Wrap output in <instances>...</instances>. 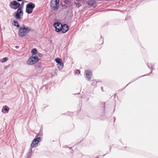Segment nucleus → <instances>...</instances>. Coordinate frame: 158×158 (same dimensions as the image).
Returning <instances> with one entry per match:
<instances>
[{
  "mask_svg": "<svg viewBox=\"0 0 158 158\" xmlns=\"http://www.w3.org/2000/svg\"><path fill=\"white\" fill-rule=\"evenodd\" d=\"M132 82V81L130 82L127 85H127H128L129 84L131 83V82Z\"/></svg>",
  "mask_w": 158,
  "mask_h": 158,
  "instance_id": "nucleus-31",
  "label": "nucleus"
},
{
  "mask_svg": "<svg viewBox=\"0 0 158 158\" xmlns=\"http://www.w3.org/2000/svg\"><path fill=\"white\" fill-rule=\"evenodd\" d=\"M15 48H19V46H15Z\"/></svg>",
  "mask_w": 158,
  "mask_h": 158,
  "instance_id": "nucleus-27",
  "label": "nucleus"
},
{
  "mask_svg": "<svg viewBox=\"0 0 158 158\" xmlns=\"http://www.w3.org/2000/svg\"><path fill=\"white\" fill-rule=\"evenodd\" d=\"M85 73L86 75L87 79L89 81H90L92 76V73L91 71L89 70H86L85 71Z\"/></svg>",
  "mask_w": 158,
  "mask_h": 158,
  "instance_id": "nucleus-9",
  "label": "nucleus"
},
{
  "mask_svg": "<svg viewBox=\"0 0 158 158\" xmlns=\"http://www.w3.org/2000/svg\"><path fill=\"white\" fill-rule=\"evenodd\" d=\"M55 60L56 62L58 64H60L62 62V60L61 59L59 58H57L55 59Z\"/></svg>",
  "mask_w": 158,
  "mask_h": 158,
  "instance_id": "nucleus-17",
  "label": "nucleus"
},
{
  "mask_svg": "<svg viewBox=\"0 0 158 158\" xmlns=\"http://www.w3.org/2000/svg\"><path fill=\"white\" fill-rule=\"evenodd\" d=\"M24 5V3L22 2L20 4L19 3L17 2L16 1L14 0L10 2L9 6L10 8L16 10L19 8L21 7L22 10H23Z\"/></svg>",
  "mask_w": 158,
  "mask_h": 158,
  "instance_id": "nucleus-2",
  "label": "nucleus"
},
{
  "mask_svg": "<svg viewBox=\"0 0 158 158\" xmlns=\"http://www.w3.org/2000/svg\"><path fill=\"white\" fill-rule=\"evenodd\" d=\"M75 73L77 74H79L80 73V71L79 70L77 69L75 71Z\"/></svg>",
  "mask_w": 158,
  "mask_h": 158,
  "instance_id": "nucleus-22",
  "label": "nucleus"
},
{
  "mask_svg": "<svg viewBox=\"0 0 158 158\" xmlns=\"http://www.w3.org/2000/svg\"><path fill=\"white\" fill-rule=\"evenodd\" d=\"M41 138L40 137H37L35 138L32 141L31 144V148H33L38 144L39 143L40 141Z\"/></svg>",
  "mask_w": 158,
  "mask_h": 158,
  "instance_id": "nucleus-8",
  "label": "nucleus"
},
{
  "mask_svg": "<svg viewBox=\"0 0 158 158\" xmlns=\"http://www.w3.org/2000/svg\"><path fill=\"white\" fill-rule=\"evenodd\" d=\"M32 152V149L31 148H30L29 150V154L30 155L31 154Z\"/></svg>",
  "mask_w": 158,
  "mask_h": 158,
  "instance_id": "nucleus-23",
  "label": "nucleus"
},
{
  "mask_svg": "<svg viewBox=\"0 0 158 158\" xmlns=\"http://www.w3.org/2000/svg\"><path fill=\"white\" fill-rule=\"evenodd\" d=\"M9 108L6 106H5L4 107H3L2 110V113L4 114H5L6 113H8L9 110Z\"/></svg>",
  "mask_w": 158,
  "mask_h": 158,
  "instance_id": "nucleus-11",
  "label": "nucleus"
},
{
  "mask_svg": "<svg viewBox=\"0 0 158 158\" xmlns=\"http://www.w3.org/2000/svg\"><path fill=\"white\" fill-rule=\"evenodd\" d=\"M43 134L42 129L40 128L39 133L38 134V136H41Z\"/></svg>",
  "mask_w": 158,
  "mask_h": 158,
  "instance_id": "nucleus-20",
  "label": "nucleus"
},
{
  "mask_svg": "<svg viewBox=\"0 0 158 158\" xmlns=\"http://www.w3.org/2000/svg\"><path fill=\"white\" fill-rule=\"evenodd\" d=\"M9 65H6V66L5 67V69H6L8 67H9Z\"/></svg>",
  "mask_w": 158,
  "mask_h": 158,
  "instance_id": "nucleus-26",
  "label": "nucleus"
},
{
  "mask_svg": "<svg viewBox=\"0 0 158 158\" xmlns=\"http://www.w3.org/2000/svg\"><path fill=\"white\" fill-rule=\"evenodd\" d=\"M39 60L37 56H31L28 59L27 64L29 65H32L38 61Z\"/></svg>",
  "mask_w": 158,
  "mask_h": 158,
  "instance_id": "nucleus-6",
  "label": "nucleus"
},
{
  "mask_svg": "<svg viewBox=\"0 0 158 158\" xmlns=\"http://www.w3.org/2000/svg\"><path fill=\"white\" fill-rule=\"evenodd\" d=\"M114 121H115V119H116V118H115V117H114Z\"/></svg>",
  "mask_w": 158,
  "mask_h": 158,
  "instance_id": "nucleus-28",
  "label": "nucleus"
},
{
  "mask_svg": "<svg viewBox=\"0 0 158 158\" xmlns=\"http://www.w3.org/2000/svg\"><path fill=\"white\" fill-rule=\"evenodd\" d=\"M126 20H128V18H125Z\"/></svg>",
  "mask_w": 158,
  "mask_h": 158,
  "instance_id": "nucleus-32",
  "label": "nucleus"
},
{
  "mask_svg": "<svg viewBox=\"0 0 158 158\" xmlns=\"http://www.w3.org/2000/svg\"><path fill=\"white\" fill-rule=\"evenodd\" d=\"M38 56H39L40 57H42V55H43L42 54H41V53H39L38 54Z\"/></svg>",
  "mask_w": 158,
  "mask_h": 158,
  "instance_id": "nucleus-24",
  "label": "nucleus"
},
{
  "mask_svg": "<svg viewBox=\"0 0 158 158\" xmlns=\"http://www.w3.org/2000/svg\"><path fill=\"white\" fill-rule=\"evenodd\" d=\"M8 60V58L7 57H5L1 60V62L2 63H4L6 62Z\"/></svg>",
  "mask_w": 158,
  "mask_h": 158,
  "instance_id": "nucleus-18",
  "label": "nucleus"
},
{
  "mask_svg": "<svg viewBox=\"0 0 158 158\" xmlns=\"http://www.w3.org/2000/svg\"><path fill=\"white\" fill-rule=\"evenodd\" d=\"M62 26V24L60 22H57L54 23V26L55 28V30L56 31V28H58L57 27H61V26Z\"/></svg>",
  "mask_w": 158,
  "mask_h": 158,
  "instance_id": "nucleus-12",
  "label": "nucleus"
},
{
  "mask_svg": "<svg viewBox=\"0 0 158 158\" xmlns=\"http://www.w3.org/2000/svg\"><path fill=\"white\" fill-rule=\"evenodd\" d=\"M74 4L76 5V7L78 8L80 7L81 6V4L79 3H77L75 2Z\"/></svg>",
  "mask_w": 158,
  "mask_h": 158,
  "instance_id": "nucleus-21",
  "label": "nucleus"
},
{
  "mask_svg": "<svg viewBox=\"0 0 158 158\" xmlns=\"http://www.w3.org/2000/svg\"><path fill=\"white\" fill-rule=\"evenodd\" d=\"M69 150H70V152L71 153H73V150L71 148H69Z\"/></svg>",
  "mask_w": 158,
  "mask_h": 158,
  "instance_id": "nucleus-25",
  "label": "nucleus"
},
{
  "mask_svg": "<svg viewBox=\"0 0 158 158\" xmlns=\"http://www.w3.org/2000/svg\"><path fill=\"white\" fill-rule=\"evenodd\" d=\"M64 64L63 63H62L61 62L60 64H57V66L58 68L60 70H61L62 69L63 67Z\"/></svg>",
  "mask_w": 158,
  "mask_h": 158,
  "instance_id": "nucleus-14",
  "label": "nucleus"
},
{
  "mask_svg": "<svg viewBox=\"0 0 158 158\" xmlns=\"http://www.w3.org/2000/svg\"><path fill=\"white\" fill-rule=\"evenodd\" d=\"M31 28L27 27L24 25H23L20 27L19 35L20 36L24 37L27 35L31 30Z\"/></svg>",
  "mask_w": 158,
  "mask_h": 158,
  "instance_id": "nucleus-1",
  "label": "nucleus"
},
{
  "mask_svg": "<svg viewBox=\"0 0 158 158\" xmlns=\"http://www.w3.org/2000/svg\"><path fill=\"white\" fill-rule=\"evenodd\" d=\"M18 2H21L22 1V0H17Z\"/></svg>",
  "mask_w": 158,
  "mask_h": 158,
  "instance_id": "nucleus-30",
  "label": "nucleus"
},
{
  "mask_svg": "<svg viewBox=\"0 0 158 158\" xmlns=\"http://www.w3.org/2000/svg\"><path fill=\"white\" fill-rule=\"evenodd\" d=\"M69 29V26L66 24H62V26L56 29V31L58 32H61L62 33H64Z\"/></svg>",
  "mask_w": 158,
  "mask_h": 158,
  "instance_id": "nucleus-5",
  "label": "nucleus"
},
{
  "mask_svg": "<svg viewBox=\"0 0 158 158\" xmlns=\"http://www.w3.org/2000/svg\"><path fill=\"white\" fill-rule=\"evenodd\" d=\"M147 65L148 68L150 69H152L150 73H152V69H153V68L154 67V65L152 63H149L148 64V63H147Z\"/></svg>",
  "mask_w": 158,
  "mask_h": 158,
  "instance_id": "nucleus-13",
  "label": "nucleus"
},
{
  "mask_svg": "<svg viewBox=\"0 0 158 158\" xmlns=\"http://www.w3.org/2000/svg\"><path fill=\"white\" fill-rule=\"evenodd\" d=\"M31 53L32 54V55H35L37 53V51L36 48H33L31 51Z\"/></svg>",
  "mask_w": 158,
  "mask_h": 158,
  "instance_id": "nucleus-16",
  "label": "nucleus"
},
{
  "mask_svg": "<svg viewBox=\"0 0 158 158\" xmlns=\"http://www.w3.org/2000/svg\"><path fill=\"white\" fill-rule=\"evenodd\" d=\"M97 82L95 80H93L92 81L91 85H92L96 86L97 84Z\"/></svg>",
  "mask_w": 158,
  "mask_h": 158,
  "instance_id": "nucleus-19",
  "label": "nucleus"
},
{
  "mask_svg": "<svg viewBox=\"0 0 158 158\" xmlns=\"http://www.w3.org/2000/svg\"><path fill=\"white\" fill-rule=\"evenodd\" d=\"M59 2V0H52L50 3L51 8L53 10H57L58 7V4Z\"/></svg>",
  "mask_w": 158,
  "mask_h": 158,
  "instance_id": "nucleus-7",
  "label": "nucleus"
},
{
  "mask_svg": "<svg viewBox=\"0 0 158 158\" xmlns=\"http://www.w3.org/2000/svg\"><path fill=\"white\" fill-rule=\"evenodd\" d=\"M146 75H143V76H141V77H139V78H140V77H143V76H146Z\"/></svg>",
  "mask_w": 158,
  "mask_h": 158,
  "instance_id": "nucleus-29",
  "label": "nucleus"
},
{
  "mask_svg": "<svg viewBox=\"0 0 158 158\" xmlns=\"http://www.w3.org/2000/svg\"><path fill=\"white\" fill-rule=\"evenodd\" d=\"M35 6V5L34 3L31 2L28 3L26 6V12L28 14L32 13Z\"/></svg>",
  "mask_w": 158,
  "mask_h": 158,
  "instance_id": "nucleus-4",
  "label": "nucleus"
},
{
  "mask_svg": "<svg viewBox=\"0 0 158 158\" xmlns=\"http://www.w3.org/2000/svg\"><path fill=\"white\" fill-rule=\"evenodd\" d=\"M88 4L89 5L94 8L96 7L97 6L95 0H90L88 3Z\"/></svg>",
  "mask_w": 158,
  "mask_h": 158,
  "instance_id": "nucleus-10",
  "label": "nucleus"
},
{
  "mask_svg": "<svg viewBox=\"0 0 158 158\" xmlns=\"http://www.w3.org/2000/svg\"><path fill=\"white\" fill-rule=\"evenodd\" d=\"M13 25H14L15 26H16L17 27H19V25L18 24V22L16 21H13V23H12Z\"/></svg>",
  "mask_w": 158,
  "mask_h": 158,
  "instance_id": "nucleus-15",
  "label": "nucleus"
},
{
  "mask_svg": "<svg viewBox=\"0 0 158 158\" xmlns=\"http://www.w3.org/2000/svg\"><path fill=\"white\" fill-rule=\"evenodd\" d=\"M34 74H35V75H36V73H34Z\"/></svg>",
  "mask_w": 158,
  "mask_h": 158,
  "instance_id": "nucleus-34",
  "label": "nucleus"
},
{
  "mask_svg": "<svg viewBox=\"0 0 158 158\" xmlns=\"http://www.w3.org/2000/svg\"><path fill=\"white\" fill-rule=\"evenodd\" d=\"M111 148H110V150L109 152H110L111 151Z\"/></svg>",
  "mask_w": 158,
  "mask_h": 158,
  "instance_id": "nucleus-33",
  "label": "nucleus"
},
{
  "mask_svg": "<svg viewBox=\"0 0 158 158\" xmlns=\"http://www.w3.org/2000/svg\"><path fill=\"white\" fill-rule=\"evenodd\" d=\"M23 10H22L21 7H20L18 9L15 13L13 14V16L16 19L20 21L23 18Z\"/></svg>",
  "mask_w": 158,
  "mask_h": 158,
  "instance_id": "nucleus-3",
  "label": "nucleus"
}]
</instances>
